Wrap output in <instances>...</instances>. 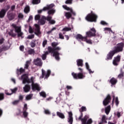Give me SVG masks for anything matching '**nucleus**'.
Returning a JSON list of instances; mask_svg holds the SVG:
<instances>
[{
	"mask_svg": "<svg viewBox=\"0 0 124 124\" xmlns=\"http://www.w3.org/2000/svg\"><path fill=\"white\" fill-rule=\"evenodd\" d=\"M59 45V43L58 42H52L51 43V46H48L47 50L49 53L51 54H53V57H55V60L56 61H59L60 60V53H59V51H61L62 50V48L60 46H57Z\"/></svg>",
	"mask_w": 124,
	"mask_h": 124,
	"instance_id": "f257e3e1",
	"label": "nucleus"
},
{
	"mask_svg": "<svg viewBox=\"0 0 124 124\" xmlns=\"http://www.w3.org/2000/svg\"><path fill=\"white\" fill-rule=\"evenodd\" d=\"M124 43H120L118 44L116 46L114 47L113 50H111L107 55L106 61H110L113 59L114 55L123 52L124 50Z\"/></svg>",
	"mask_w": 124,
	"mask_h": 124,
	"instance_id": "f03ea898",
	"label": "nucleus"
},
{
	"mask_svg": "<svg viewBox=\"0 0 124 124\" xmlns=\"http://www.w3.org/2000/svg\"><path fill=\"white\" fill-rule=\"evenodd\" d=\"M21 79H22L23 84H26V83L30 84V83H31L32 91H38V92L40 91V87H39V85L37 83H34V82L33 81V77H31V79H30L27 74H24L21 76Z\"/></svg>",
	"mask_w": 124,
	"mask_h": 124,
	"instance_id": "7ed1b4c3",
	"label": "nucleus"
},
{
	"mask_svg": "<svg viewBox=\"0 0 124 124\" xmlns=\"http://www.w3.org/2000/svg\"><path fill=\"white\" fill-rule=\"evenodd\" d=\"M78 70L80 71L78 73H75L74 72L72 73V75L74 79L77 80L78 79H84L86 76L84 74V71H83V68H78Z\"/></svg>",
	"mask_w": 124,
	"mask_h": 124,
	"instance_id": "20e7f679",
	"label": "nucleus"
},
{
	"mask_svg": "<svg viewBox=\"0 0 124 124\" xmlns=\"http://www.w3.org/2000/svg\"><path fill=\"white\" fill-rule=\"evenodd\" d=\"M85 20L88 22H96V20H97V16L96 15L93 13V12H91V14H89L85 17Z\"/></svg>",
	"mask_w": 124,
	"mask_h": 124,
	"instance_id": "39448f33",
	"label": "nucleus"
},
{
	"mask_svg": "<svg viewBox=\"0 0 124 124\" xmlns=\"http://www.w3.org/2000/svg\"><path fill=\"white\" fill-rule=\"evenodd\" d=\"M12 26L14 29L15 30V32H16L17 33V36L18 37H21L23 35V33L21 30V27H18L16 26V24H13L12 25Z\"/></svg>",
	"mask_w": 124,
	"mask_h": 124,
	"instance_id": "423d86ee",
	"label": "nucleus"
},
{
	"mask_svg": "<svg viewBox=\"0 0 124 124\" xmlns=\"http://www.w3.org/2000/svg\"><path fill=\"white\" fill-rule=\"evenodd\" d=\"M96 30L95 28H92L90 29V31L86 32V35L88 36V37H93L94 36H96Z\"/></svg>",
	"mask_w": 124,
	"mask_h": 124,
	"instance_id": "0eeeda50",
	"label": "nucleus"
},
{
	"mask_svg": "<svg viewBox=\"0 0 124 124\" xmlns=\"http://www.w3.org/2000/svg\"><path fill=\"white\" fill-rule=\"evenodd\" d=\"M9 8H10V6L8 5L6 6L5 9H1V10L0 11V18L1 19H2V18H4L6 14V13L7 12V11H8Z\"/></svg>",
	"mask_w": 124,
	"mask_h": 124,
	"instance_id": "6e6552de",
	"label": "nucleus"
},
{
	"mask_svg": "<svg viewBox=\"0 0 124 124\" xmlns=\"http://www.w3.org/2000/svg\"><path fill=\"white\" fill-rule=\"evenodd\" d=\"M51 75V70H47V72L45 71L44 69L42 70V78L44 79H48Z\"/></svg>",
	"mask_w": 124,
	"mask_h": 124,
	"instance_id": "1a4fd4ad",
	"label": "nucleus"
},
{
	"mask_svg": "<svg viewBox=\"0 0 124 124\" xmlns=\"http://www.w3.org/2000/svg\"><path fill=\"white\" fill-rule=\"evenodd\" d=\"M54 6H55L54 4L47 5L46 7H44L43 9L38 10V14H40L41 13H42V12L43 11H46L47 10H49V9H52Z\"/></svg>",
	"mask_w": 124,
	"mask_h": 124,
	"instance_id": "9d476101",
	"label": "nucleus"
},
{
	"mask_svg": "<svg viewBox=\"0 0 124 124\" xmlns=\"http://www.w3.org/2000/svg\"><path fill=\"white\" fill-rule=\"evenodd\" d=\"M33 63L34 65H36V66H39L41 67L42 65L43 64V62H42V60L41 59L39 58H37L36 59L33 60Z\"/></svg>",
	"mask_w": 124,
	"mask_h": 124,
	"instance_id": "9b49d317",
	"label": "nucleus"
},
{
	"mask_svg": "<svg viewBox=\"0 0 124 124\" xmlns=\"http://www.w3.org/2000/svg\"><path fill=\"white\" fill-rule=\"evenodd\" d=\"M112 98H111V95L110 94H108L106 98L103 101V104L104 106H107L110 102H111V100Z\"/></svg>",
	"mask_w": 124,
	"mask_h": 124,
	"instance_id": "f8f14e48",
	"label": "nucleus"
},
{
	"mask_svg": "<svg viewBox=\"0 0 124 124\" xmlns=\"http://www.w3.org/2000/svg\"><path fill=\"white\" fill-rule=\"evenodd\" d=\"M34 29V34L37 35V36H39L41 34V31H40V26L38 24H35Z\"/></svg>",
	"mask_w": 124,
	"mask_h": 124,
	"instance_id": "ddd939ff",
	"label": "nucleus"
},
{
	"mask_svg": "<svg viewBox=\"0 0 124 124\" xmlns=\"http://www.w3.org/2000/svg\"><path fill=\"white\" fill-rule=\"evenodd\" d=\"M16 16V14L15 13H13V12H11L10 11L7 13V17L9 21H12V20H14Z\"/></svg>",
	"mask_w": 124,
	"mask_h": 124,
	"instance_id": "4468645a",
	"label": "nucleus"
},
{
	"mask_svg": "<svg viewBox=\"0 0 124 124\" xmlns=\"http://www.w3.org/2000/svg\"><path fill=\"white\" fill-rule=\"evenodd\" d=\"M121 62V56L118 55L116 57H114V59L113 61V64L117 66L119 65V62Z\"/></svg>",
	"mask_w": 124,
	"mask_h": 124,
	"instance_id": "2eb2a0df",
	"label": "nucleus"
},
{
	"mask_svg": "<svg viewBox=\"0 0 124 124\" xmlns=\"http://www.w3.org/2000/svg\"><path fill=\"white\" fill-rule=\"evenodd\" d=\"M28 110V105L27 104H24V107L23 108V115L24 118H28L29 116V112H27Z\"/></svg>",
	"mask_w": 124,
	"mask_h": 124,
	"instance_id": "dca6fc26",
	"label": "nucleus"
},
{
	"mask_svg": "<svg viewBox=\"0 0 124 124\" xmlns=\"http://www.w3.org/2000/svg\"><path fill=\"white\" fill-rule=\"evenodd\" d=\"M46 20L47 21V16L46 17L44 16H43L38 21V23L40 24V25H45L46 23Z\"/></svg>",
	"mask_w": 124,
	"mask_h": 124,
	"instance_id": "f3484780",
	"label": "nucleus"
},
{
	"mask_svg": "<svg viewBox=\"0 0 124 124\" xmlns=\"http://www.w3.org/2000/svg\"><path fill=\"white\" fill-rule=\"evenodd\" d=\"M47 21L49 22V24H50V25H55L56 24V21L52 19V16H47Z\"/></svg>",
	"mask_w": 124,
	"mask_h": 124,
	"instance_id": "a211bd4d",
	"label": "nucleus"
},
{
	"mask_svg": "<svg viewBox=\"0 0 124 124\" xmlns=\"http://www.w3.org/2000/svg\"><path fill=\"white\" fill-rule=\"evenodd\" d=\"M85 37H83L82 35L80 34H78L76 36V39L77 40H78V41H84L85 40Z\"/></svg>",
	"mask_w": 124,
	"mask_h": 124,
	"instance_id": "6ab92c4d",
	"label": "nucleus"
},
{
	"mask_svg": "<svg viewBox=\"0 0 124 124\" xmlns=\"http://www.w3.org/2000/svg\"><path fill=\"white\" fill-rule=\"evenodd\" d=\"M69 114V118H68V123H69L70 124H72L73 123V117H72V116L73 114H72V112L70 111L68 112Z\"/></svg>",
	"mask_w": 124,
	"mask_h": 124,
	"instance_id": "aec40b11",
	"label": "nucleus"
},
{
	"mask_svg": "<svg viewBox=\"0 0 124 124\" xmlns=\"http://www.w3.org/2000/svg\"><path fill=\"white\" fill-rule=\"evenodd\" d=\"M23 91L24 93H29L31 91V85L26 84L23 87Z\"/></svg>",
	"mask_w": 124,
	"mask_h": 124,
	"instance_id": "412c9836",
	"label": "nucleus"
},
{
	"mask_svg": "<svg viewBox=\"0 0 124 124\" xmlns=\"http://www.w3.org/2000/svg\"><path fill=\"white\" fill-rule=\"evenodd\" d=\"M83 61L82 59H78L77 60V65L78 66H81V67H83L84 66V64L83 63Z\"/></svg>",
	"mask_w": 124,
	"mask_h": 124,
	"instance_id": "4be33fe9",
	"label": "nucleus"
},
{
	"mask_svg": "<svg viewBox=\"0 0 124 124\" xmlns=\"http://www.w3.org/2000/svg\"><path fill=\"white\" fill-rule=\"evenodd\" d=\"M88 119H89V115H85L81 120V124H87Z\"/></svg>",
	"mask_w": 124,
	"mask_h": 124,
	"instance_id": "5701e85b",
	"label": "nucleus"
},
{
	"mask_svg": "<svg viewBox=\"0 0 124 124\" xmlns=\"http://www.w3.org/2000/svg\"><path fill=\"white\" fill-rule=\"evenodd\" d=\"M118 82V80L117 79L115 78H112L110 80H109V83L112 85V86H114L117 84Z\"/></svg>",
	"mask_w": 124,
	"mask_h": 124,
	"instance_id": "b1692460",
	"label": "nucleus"
},
{
	"mask_svg": "<svg viewBox=\"0 0 124 124\" xmlns=\"http://www.w3.org/2000/svg\"><path fill=\"white\" fill-rule=\"evenodd\" d=\"M57 116L60 118L61 119H65V116H64V114L62 112L57 111L56 112Z\"/></svg>",
	"mask_w": 124,
	"mask_h": 124,
	"instance_id": "393cba45",
	"label": "nucleus"
},
{
	"mask_svg": "<svg viewBox=\"0 0 124 124\" xmlns=\"http://www.w3.org/2000/svg\"><path fill=\"white\" fill-rule=\"evenodd\" d=\"M48 10L47 11V14H48V15H54V13H56V10L55 9H53L51 8L49 10Z\"/></svg>",
	"mask_w": 124,
	"mask_h": 124,
	"instance_id": "a878e982",
	"label": "nucleus"
},
{
	"mask_svg": "<svg viewBox=\"0 0 124 124\" xmlns=\"http://www.w3.org/2000/svg\"><path fill=\"white\" fill-rule=\"evenodd\" d=\"M25 69H23V68H20V69H17L16 70V74L18 75H21V73H24L25 72Z\"/></svg>",
	"mask_w": 124,
	"mask_h": 124,
	"instance_id": "bb28decb",
	"label": "nucleus"
},
{
	"mask_svg": "<svg viewBox=\"0 0 124 124\" xmlns=\"http://www.w3.org/2000/svg\"><path fill=\"white\" fill-rule=\"evenodd\" d=\"M11 91L12 92V93H9L6 92V94L7 95H11L12 93H15L17 91H18V88L17 87H16L14 89H11Z\"/></svg>",
	"mask_w": 124,
	"mask_h": 124,
	"instance_id": "cd10ccee",
	"label": "nucleus"
},
{
	"mask_svg": "<svg viewBox=\"0 0 124 124\" xmlns=\"http://www.w3.org/2000/svg\"><path fill=\"white\" fill-rule=\"evenodd\" d=\"M85 65L86 69H87V70H88L90 74H93L94 72V71H92L91 69H90V65H89V63L88 62L85 63Z\"/></svg>",
	"mask_w": 124,
	"mask_h": 124,
	"instance_id": "c85d7f7f",
	"label": "nucleus"
},
{
	"mask_svg": "<svg viewBox=\"0 0 124 124\" xmlns=\"http://www.w3.org/2000/svg\"><path fill=\"white\" fill-rule=\"evenodd\" d=\"M65 16L66 19H70V18L72 17V14H71V13L70 12H66L65 13Z\"/></svg>",
	"mask_w": 124,
	"mask_h": 124,
	"instance_id": "c756f323",
	"label": "nucleus"
},
{
	"mask_svg": "<svg viewBox=\"0 0 124 124\" xmlns=\"http://www.w3.org/2000/svg\"><path fill=\"white\" fill-rule=\"evenodd\" d=\"M124 76V72L123 71V69H120V74L118 76L119 79H122Z\"/></svg>",
	"mask_w": 124,
	"mask_h": 124,
	"instance_id": "7c9ffc66",
	"label": "nucleus"
},
{
	"mask_svg": "<svg viewBox=\"0 0 124 124\" xmlns=\"http://www.w3.org/2000/svg\"><path fill=\"white\" fill-rule=\"evenodd\" d=\"M110 110H111V106H108L107 108H105V113L107 115H109V113H110Z\"/></svg>",
	"mask_w": 124,
	"mask_h": 124,
	"instance_id": "2f4dec72",
	"label": "nucleus"
},
{
	"mask_svg": "<svg viewBox=\"0 0 124 124\" xmlns=\"http://www.w3.org/2000/svg\"><path fill=\"white\" fill-rule=\"evenodd\" d=\"M88 37L89 36H85V38H84V40L83 41L86 42V43H88V44H93V42H92V40H88Z\"/></svg>",
	"mask_w": 124,
	"mask_h": 124,
	"instance_id": "473e14b6",
	"label": "nucleus"
},
{
	"mask_svg": "<svg viewBox=\"0 0 124 124\" xmlns=\"http://www.w3.org/2000/svg\"><path fill=\"white\" fill-rule=\"evenodd\" d=\"M35 42H36V40H32V41L31 42L30 45L31 47V48H34L35 47L36 44H35Z\"/></svg>",
	"mask_w": 124,
	"mask_h": 124,
	"instance_id": "72a5a7b5",
	"label": "nucleus"
},
{
	"mask_svg": "<svg viewBox=\"0 0 124 124\" xmlns=\"http://www.w3.org/2000/svg\"><path fill=\"white\" fill-rule=\"evenodd\" d=\"M30 64H31V61H27L26 62V63L25 64V66H24L25 69H29V66H30Z\"/></svg>",
	"mask_w": 124,
	"mask_h": 124,
	"instance_id": "f704fd0d",
	"label": "nucleus"
},
{
	"mask_svg": "<svg viewBox=\"0 0 124 124\" xmlns=\"http://www.w3.org/2000/svg\"><path fill=\"white\" fill-rule=\"evenodd\" d=\"M24 11L25 13H26V14H28V13H29L30 11V6H27L26 7H25Z\"/></svg>",
	"mask_w": 124,
	"mask_h": 124,
	"instance_id": "c9c22d12",
	"label": "nucleus"
},
{
	"mask_svg": "<svg viewBox=\"0 0 124 124\" xmlns=\"http://www.w3.org/2000/svg\"><path fill=\"white\" fill-rule=\"evenodd\" d=\"M33 94H29L27 95H26V100H31V98H32Z\"/></svg>",
	"mask_w": 124,
	"mask_h": 124,
	"instance_id": "e433bc0d",
	"label": "nucleus"
},
{
	"mask_svg": "<svg viewBox=\"0 0 124 124\" xmlns=\"http://www.w3.org/2000/svg\"><path fill=\"white\" fill-rule=\"evenodd\" d=\"M29 55H32L35 53L34 49L31 48L28 51Z\"/></svg>",
	"mask_w": 124,
	"mask_h": 124,
	"instance_id": "4c0bfd02",
	"label": "nucleus"
},
{
	"mask_svg": "<svg viewBox=\"0 0 124 124\" xmlns=\"http://www.w3.org/2000/svg\"><path fill=\"white\" fill-rule=\"evenodd\" d=\"M8 34L12 36V37H15L16 36V34L13 32V30H11L10 32H9Z\"/></svg>",
	"mask_w": 124,
	"mask_h": 124,
	"instance_id": "58836bf2",
	"label": "nucleus"
},
{
	"mask_svg": "<svg viewBox=\"0 0 124 124\" xmlns=\"http://www.w3.org/2000/svg\"><path fill=\"white\" fill-rule=\"evenodd\" d=\"M40 96H42V97H44V98H46V93H45V92L44 91H42L41 93H40Z\"/></svg>",
	"mask_w": 124,
	"mask_h": 124,
	"instance_id": "ea45409f",
	"label": "nucleus"
},
{
	"mask_svg": "<svg viewBox=\"0 0 124 124\" xmlns=\"http://www.w3.org/2000/svg\"><path fill=\"white\" fill-rule=\"evenodd\" d=\"M41 0H32V4H38L40 3V1Z\"/></svg>",
	"mask_w": 124,
	"mask_h": 124,
	"instance_id": "a19ab883",
	"label": "nucleus"
},
{
	"mask_svg": "<svg viewBox=\"0 0 124 124\" xmlns=\"http://www.w3.org/2000/svg\"><path fill=\"white\" fill-rule=\"evenodd\" d=\"M85 111H87V108H86V107L82 106L79 109V112H80V113H82V112H85Z\"/></svg>",
	"mask_w": 124,
	"mask_h": 124,
	"instance_id": "79ce46f5",
	"label": "nucleus"
},
{
	"mask_svg": "<svg viewBox=\"0 0 124 124\" xmlns=\"http://www.w3.org/2000/svg\"><path fill=\"white\" fill-rule=\"evenodd\" d=\"M71 31V28L68 27H65L62 30V31Z\"/></svg>",
	"mask_w": 124,
	"mask_h": 124,
	"instance_id": "37998d69",
	"label": "nucleus"
},
{
	"mask_svg": "<svg viewBox=\"0 0 124 124\" xmlns=\"http://www.w3.org/2000/svg\"><path fill=\"white\" fill-rule=\"evenodd\" d=\"M4 99V93H0V101H1Z\"/></svg>",
	"mask_w": 124,
	"mask_h": 124,
	"instance_id": "c03bdc74",
	"label": "nucleus"
},
{
	"mask_svg": "<svg viewBox=\"0 0 124 124\" xmlns=\"http://www.w3.org/2000/svg\"><path fill=\"white\" fill-rule=\"evenodd\" d=\"M33 38H34V34L29 35L27 37V39H33Z\"/></svg>",
	"mask_w": 124,
	"mask_h": 124,
	"instance_id": "a18cd8bd",
	"label": "nucleus"
},
{
	"mask_svg": "<svg viewBox=\"0 0 124 124\" xmlns=\"http://www.w3.org/2000/svg\"><path fill=\"white\" fill-rule=\"evenodd\" d=\"M35 21H39L40 20V15H37L35 16Z\"/></svg>",
	"mask_w": 124,
	"mask_h": 124,
	"instance_id": "49530a36",
	"label": "nucleus"
},
{
	"mask_svg": "<svg viewBox=\"0 0 124 124\" xmlns=\"http://www.w3.org/2000/svg\"><path fill=\"white\" fill-rule=\"evenodd\" d=\"M119 103H120V102H119V98H118V97H116L115 98V104L116 106H118Z\"/></svg>",
	"mask_w": 124,
	"mask_h": 124,
	"instance_id": "de8ad7c7",
	"label": "nucleus"
},
{
	"mask_svg": "<svg viewBox=\"0 0 124 124\" xmlns=\"http://www.w3.org/2000/svg\"><path fill=\"white\" fill-rule=\"evenodd\" d=\"M19 102H20V101L19 100H15L14 102H13L12 104L13 105H17V104H19Z\"/></svg>",
	"mask_w": 124,
	"mask_h": 124,
	"instance_id": "09e8293b",
	"label": "nucleus"
},
{
	"mask_svg": "<svg viewBox=\"0 0 124 124\" xmlns=\"http://www.w3.org/2000/svg\"><path fill=\"white\" fill-rule=\"evenodd\" d=\"M29 33H33V29H32V28H31V26H29Z\"/></svg>",
	"mask_w": 124,
	"mask_h": 124,
	"instance_id": "8fccbe9b",
	"label": "nucleus"
},
{
	"mask_svg": "<svg viewBox=\"0 0 124 124\" xmlns=\"http://www.w3.org/2000/svg\"><path fill=\"white\" fill-rule=\"evenodd\" d=\"M18 18H19V19H23V18H24V15L22 13H19L18 15Z\"/></svg>",
	"mask_w": 124,
	"mask_h": 124,
	"instance_id": "3c124183",
	"label": "nucleus"
},
{
	"mask_svg": "<svg viewBox=\"0 0 124 124\" xmlns=\"http://www.w3.org/2000/svg\"><path fill=\"white\" fill-rule=\"evenodd\" d=\"M65 3L66 4H72V0H67Z\"/></svg>",
	"mask_w": 124,
	"mask_h": 124,
	"instance_id": "603ef678",
	"label": "nucleus"
},
{
	"mask_svg": "<svg viewBox=\"0 0 124 124\" xmlns=\"http://www.w3.org/2000/svg\"><path fill=\"white\" fill-rule=\"evenodd\" d=\"M46 45H47V40H45L43 42V47H44V48L45 47V46H46Z\"/></svg>",
	"mask_w": 124,
	"mask_h": 124,
	"instance_id": "864d4df0",
	"label": "nucleus"
},
{
	"mask_svg": "<svg viewBox=\"0 0 124 124\" xmlns=\"http://www.w3.org/2000/svg\"><path fill=\"white\" fill-rule=\"evenodd\" d=\"M59 38H60V39H64V37H63L62 33H59Z\"/></svg>",
	"mask_w": 124,
	"mask_h": 124,
	"instance_id": "5fc2aeb1",
	"label": "nucleus"
},
{
	"mask_svg": "<svg viewBox=\"0 0 124 124\" xmlns=\"http://www.w3.org/2000/svg\"><path fill=\"white\" fill-rule=\"evenodd\" d=\"M47 58V56H46V54H43L42 56V60L43 61H45V60H46Z\"/></svg>",
	"mask_w": 124,
	"mask_h": 124,
	"instance_id": "6e6d98bb",
	"label": "nucleus"
},
{
	"mask_svg": "<svg viewBox=\"0 0 124 124\" xmlns=\"http://www.w3.org/2000/svg\"><path fill=\"white\" fill-rule=\"evenodd\" d=\"M45 114H46V115H50V111H49V110L48 109H45Z\"/></svg>",
	"mask_w": 124,
	"mask_h": 124,
	"instance_id": "4d7b16f0",
	"label": "nucleus"
},
{
	"mask_svg": "<svg viewBox=\"0 0 124 124\" xmlns=\"http://www.w3.org/2000/svg\"><path fill=\"white\" fill-rule=\"evenodd\" d=\"M105 31H111V32H113V31L110 28H105Z\"/></svg>",
	"mask_w": 124,
	"mask_h": 124,
	"instance_id": "13d9d810",
	"label": "nucleus"
},
{
	"mask_svg": "<svg viewBox=\"0 0 124 124\" xmlns=\"http://www.w3.org/2000/svg\"><path fill=\"white\" fill-rule=\"evenodd\" d=\"M87 124H93V120L92 119H89L88 120H87Z\"/></svg>",
	"mask_w": 124,
	"mask_h": 124,
	"instance_id": "bf43d9fd",
	"label": "nucleus"
},
{
	"mask_svg": "<svg viewBox=\"0 0 124 124\" xmlns=\"http://www.w3.org/2000/svg\"><path fill=\"white\" fill-rule=\"evenodd\" d=\"M20 50L22 52L24 51V49H25V47L24 46H20L19 47Z\"/></svg>",
	"mask_w": 124,
	"mask_h": 124,
	"instance_id": "052dcab7",
	"label": "nucleus"
},
{
	"mask_svg": "<svg viewBox=\"0 0 124 124\" xmlns=\"http://www.w3.org/2000/svg\"><path fill=\"white\" fill-rule=\"evenodd\" d=\"M101 25H103V26H105V25H108V23L104 21H101L100 22Z\"/></svg>",
	"mask_w": 124,
	"mask_h": 124,
	"instance_id": "680f3d73",
	"label": "nucleus"
},
{
	"mask_svg": "<svg viewBox=\"0 0 124 124\" xmlns=\"http://www.w3.org/2000/svg\"><path fill=\"white\" fill-rule=\"evenodd\" d=\"M83 118V113H82V112H81V115H80V116L79 117L78 120H79V121H81L82 120H83V118Z\"/></svg>",
	"mask_w": 124,
	"mask_h": 124,
	"instance_id": "e2e57ef3",
	"label": "nucleus"
},
{
	"mask_svg": "<svg viewBox=\"0 0 124 124\" xmlns=\"http://www.w3.org/2000/svg\"><path fill=\"white\" fill-rule=\"evenodd\" d=\"M71 14L72 13L73 16H76V13L75 12L73 11V10H71Z\"/></svg>",
	"mask_w": 124,
	"mask_h": 124,
	"instance_id": "0e129e2a",
	"label": "nucleus"
},
{
	"mask_svg": "<svg viewBox=\"0 0 124 124\" xmlns=\"http://www.w3.org/2000/svg\"><path fill=\"white\" fill-rule=\"evenodd\" d=\"M19 100H23V99H24V96L22 95H20L19 96Z\"/></svg>",
	"mask_w": 124,
	"mask_h": 124,
	"instance_id": "69168bd1",
	"label": "nucleus"
},
{
	"mask_svg": "<svg viewBox=\"0 0 124 124\" xmlns=\"http://www.w3.org/2000/svg\"><path fill=\"white\" fill-rule=\"evenodd\" d=\"M4 41V39L2 38L0 39V44H2Z\"/></svg>",
	"mask_w": 124,
	"mask_h": 124,
	"instance_id": "338daca9",
	"label": "nucleus"
},
{
	"mask_svg": "<svg viewBox=\"0 0 124 124\" xmlns=\"http://www.w3.org/2000/svg\"><path fill=\"white\" fill-rule=\"evenodd\" d=\"M66 88L67 89V90H71L72 89V87L67 85L66 86Z\"/></svg>",
	"mask_w": 124,
	"mask_h": 124,
	"instance_id": "774afa93",
	"label": "nucleus"
}]
</instances>
